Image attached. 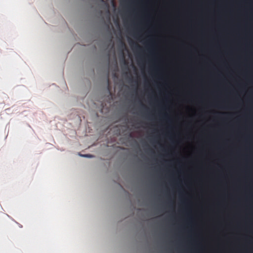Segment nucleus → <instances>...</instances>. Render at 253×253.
Here are the masks:
<instances>
[{
  "label": "nucleus",
  "instance_id": "nucleus-1",
  "mask_svg": "<svg viewBox=\"0 0 253 253\" xmlns=\"http://www.w3.org/2000/svg\"><path fill=\"white\" fill-rule=\"evenodd\" d=\"M83 157H88V158H91V157H92L93 156L90 154H86V155H82Z\"/></svg>",
  "mask_w": 253,
  "mask_h": 253
},
{
  "label": "nucleus",
  "instance_id": "nucleus-3",
  "mask_svg": "<svg viewBox=\"0 0 253 253\" xmlns=\"http://www.w3.org/2000/svg\"><path fill=\"white\" fill-rule=\"evenodd\" d=\"M129 44L130 45V46L133 47V45H132V44L131 43V42H129Z\"/></svg>",
  "mask_w": 253,
  "mask_h": 253
},
{
  "label": "nucleus",
  "instance_id": "nucleus-4",
  "mask_svg": "<svg viewBox=\"0 0 253 253\" xmlns=\"http://www.w3.org/2000/svg\"><path fill=\"white\" fill-rule=\"evenodd\" d=\"M142 106L143 107H145L144 104H142Z\"/></svg>",
  "mask_w": 253,
  "mask_h": 253
},
{
  "label": "nucleus",
  "instance_id": "nucleus-2",
  "mask_svg": "<svg viewBox=\"0 0 253 253\" xmlns=\"http://www.w3.org/2000/svg\"><path fill=\"white\" fill-rule=\"evenodd\" d=\"M135 45L136 47H138V48H140V47H139V46L138 44H135Z\"/></svg>",
  "mask_w": 253,
  "mask_h": 253
},
{
  "label": "nucleus",
  "instance_id": "nucleus-5",
  "mask_svg": "<svg viewBox=\"0 0 253 253\" xmlns=\"http://www.w3.org/2000/svg\"><path fill=\"white\" fill-rule=\"evenodd\" d=\"M102 1H103L104 0H101Z\"/></svg>",
  "mask_w": 253,
  "mask_h": 253
}]
</instances>
